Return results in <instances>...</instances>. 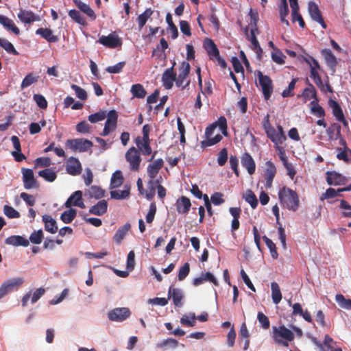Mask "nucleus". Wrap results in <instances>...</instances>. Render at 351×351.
Here are the masks:
<instances>
[{"instance_id":"0e129e2a","label":"nucleus","mask_w":351,"mask_h":351,"mask_svg":"<svg viewBox=\"0 0 351 351\" xmlns=\"http://www.w3.org/2000/svg\"><path fill=\"white\" fill-rule=\"evenodd\" d=\"M125 65V62H120L114 66H109L106 69V71L109 73H119L121 72L123 68Z\"/></svg>"},{"instance_id":"8fccbe9b","label":"nucleus","mask_w":351,"mask_h":351,"mask_svg":"<svg viewBox=\"0 0 351 351\" xmlns=\"http://www.w3.org/2000/svg\"><path fill=\"white\" fill-rule=\"evenodd\" d=\"M263 239L267 247L269 249L271 257L274 259H276L278 256V254L277 252L276 244L266 236H263Z\"/></svg>"},{"instance_id":"0eeeda50","label":"nucleus","mask_w":351,"mask_h":351,"mask_svg":"<svg viewBox=\"0 0 351 351\" xmlns=\"http://www.w3.org/2000/svg\"><path fill=\"white\" fill-rule=\"evenodd\" d=\"M217 128L216 123L209 125L205 130V136L206 139L201 142V146L203 148L214 145L222 140L221 134H217L213 138H211L215 128Z\"/></svg>"},{"instance_id":"a18cd8bd","label":"nucleus","mask_w":351,"mask_h":351,"mask_svg":"<svg viewBox=\"0 0 351 351\" xmlns=\"http://www.w3.org/2000/svg\"><path fill=\"white\" fill-rule=\"evenodd\" d=\"M38 75H34L33 73H29L23 80L21 84V88L24 89L32 84L36 83L38 81Z\"/></svg>"},{"instance_id":"603ef678","label":"nucleus","mask_w":351,"mask_h":351,"mask_svg":"<svg viewBox=\"0 0 351 351\" xmlns=\"http://www.w3.org/2000/svg\"><path fill=\"white\" fill-rule=\"evenodd\" d=\"M135 143L136 144V146L142 152L143 155L149 156L152 154V148L150 147V143H141V142H140V136H138L136 138Z\"/></svg>"},{"instance_id":"2f4dec72","label":"nucleus","mask_w":351,"mask_h":351,"mask_svg":"<svg viewBox=\"0 0 351 351\" xmlns=\"http://www.w3.org/2000/svg\"><path fill=\"white\" fill-rule=\"evenodd\" d=\"M341 125L338 123H334L331 124L326 129V134L330 140H337L341 137Z\"/></svg>"},{"instance_id":"39448f33","label":"nucleus","mask_w":351,"mask_h":351,"mask_svg":"<svg viewBox=\"0 0 351 351\" xmlns=\"http://www.w3.org/2000/svg\"><path fill=\"white\" fill-rule=\"evenodd\" d=\"M257 77L258 79V84L261 88L264 99L265 100L269 99L271 97L273 90V82L271 79L268 76L263 75L260 71H257Z\"/></svg>"},{"instance_id":"c85d7f7f","label":"nucleus","mask_w":351,"mask_h":351,"mask_svg":"<svg viewBox=\"0 0 351 351\" xmlns=\"http://www.w3.org/2000/svg\"><path fill=\"white\" fill-rule=\"evenodd\" d=\"M108 203L106 200H100L89 209V213L95 215H102L106 213Z\"/></svg>"},{"instance_id":"13d9d810","label":"nucleus","mask_w":351,"mask_h":351,"mask_svg":"<svg viewBox=\"0 0 351 351\" xmlns=\"http://www.w3.org/2000/svg\"><path fill=\"white\" fill-rule=\"evenodd\" d=\"M178 346V341L173 338H168L156 344V347L159 348H162L166 346H171V348H175Z\"/></svg>"},{"instance_id":"a19ab883","label":"nucleus","mask_w":351,"mask_h":351,"mask_svg":"<svg viewBox=\"0 0 351 351\" xmlns=\"http://www.w3.org/2000/svg\"><path fill=\"white\" fill-rule=\"evenodd\" d=\"M318 99L313 100L311 103V112L317 117L323 118L325 116L324 109L318 104Z\"/></svg>"},{"instance_id":"4468645a","label":"nucleus","mask_w":351,"mask_h":351,"mask_svg":"<svg viewBox=\"0 0 351 351\" xmlns=\"http://www.w3.org/2000/svg\"><path fill=\"white\" fill-rule=\"evenodd\" d=\"M326 182L329 185L339 186L344 185L347 183V178L342 174L335 171H328L326 173Z\"/></svg>"},{"instance_id":"680f3d73","label":"nucleus","mask_w":351,"mask_h":351,"mask_svg":"<svg viewBox=\"0 0 351 351\" xmlns=\"http://www.w3.org/2000/svg\"><path fill=\"white\" fill-rule=\"evenodd\" d=\"M43 239V232L41 230L34 231L29 237V241L34 244H40Z\"/></svg>"},{"instance_id":"dca6fc26","label":"nucleus","mask_w":351,"mask_h":351,"mask_svg":"<svg viewBox=\"0 0 351 351\" xmlns=\"http://www.w3.org/2000/svg\"><path fill=\"white\" fill-rule=\"evenodd\" d=\"M22 173L23 185L25 189H31L38 186L32 169L23 168Z\"/></svg>"},{"instance_id":"1a4fd4ad","label":"nucleus","mask_w":351,"mask_h":351,"mask_svg":"<svg viewBox=\"0 0 351 351\" xmlns=\"http://www.w3.org/2000/svg\"><path fill=\"white\" fill-rule=\"evenodd\" d=\"M125 159L129 162L130 169L137 171L139 169L141 158L139 151L134 147H130L125 154Z\"/></svg>"},{"instance_id":"473e14b6","label":"nucleus","mask_w":351,"mask_h":351,"mask_svg":"<svg viewBox=\"0 0 351 351\" xmlns=\"http://www.w3.org/2000/svg\"><path fill=\"white\" fill-rule=\"evenodd\" d=\"M130 228L131 225L130 223H126L123 226L120 227L113 237L114 241L118 244L121 243Z\"/></svg>"},{"instance_id":"864d4df0","label":"nucleus","mask_w":351,"mask_h":351,"mask_svg":"<svg viewBox=\"0 0 351 351\" xmlns=\"http://www.w3.org/2000/svg\"><path fill=\"white\" fill-rule=\"evenodd\" d=\"M335 299L341 308L351 310V300L346 299L341 294L336 295Z\"/></svg>"},{"instance_id":"5fc2aeb1","label":"nucleus","mask_w":351,"mask_h":351,"mask_svg":"<svg viewBox=\"0 0 351 351\" xmlns=\"http://www.w3.org/2000/svg\"><path fill=\"white\" fill-rule=\"evenodd\" d=\"M105 191L97 186H92L89 189V195L91 197L100 199L104 196Z\"/></svg>"},{"instance_id":"ea45409f","label":"nucleus","mask_w":351,"mask_h":351,"mask_svg":"<svg viewBox=\"0 0 351 351\" xmlns=\"http://www.w3.org/2000/svg\"><path fill=\"white\" fill-rule=\"evenodd\" d=\"M154 11L151 8H147L137 17L139 29H141L146 24L147 20L152 15Z\"/></svg>"},{"instance_id":"ddd939ff","label":"nucleus","mask_w":351,"mask_h":351,"mask_svg":"<svg viewBox=\"0 0 351 351\" xmlns=\"http://www.w3.org/2000/svg\"><path fill=\"white\" fill-rule=\"evenodd\" d=\"M130 314V311L128 308H116L108 313V317L111 321L123 322L128 318Z\"/></svg>"},{"instance_id":"bf43d9fd","label":"nucleus","mask_w":351,"mask_h":351,"mask_svg":"<svg viewBox=\"0 0 351 351\" xmlns=\"http://www.w3.org/2000/svg\"><path fill=\"white\" fill-rule=\"evenodd\" d=\"M3 213L10 219L19 218L20 217V213L13 207L8 205L3 206Z\"/></svg>"},{"instance_id":"58836bf2","label":"nucleus","mask_w":351,"mask_h":351,"mask_svg":"<svg viewBox=\"0 0 351 351\" xmlns=\"http://www.w3.org/2000/svg\"><path fill=\"white\" fill-rule=\"evenodd\" d=\"M124 178L121 171L113 173L110 180V189L117 188L122 185Z\"/></svg>"},{"instance_id":"3c124183","label":"nucleus","mask_w":351,"mask_h":351,"mask_svg":"<svg viewBox=\"0 0 351 351\" xmlns=\"http://www.w3.org/2000/svg\"><path fill=\"white\" fill-rule=\"evenodd\" d=\"M69 16L77 23L85 25L86 21L84 18L82 16L80 12L76 10H71L69 12Z\"/></svg>"},{"instance_id":"f8f14e48","label":"nucleus","mask_w":351,"mask_h":351,"mask_svg":"<svg viewBox=\"0 0 351 351\" xmlns=\"http://www.w3.org/2000/svg\"><path fill=\"white\" fill-rule=\"evenodd\" d=\"M308 11L312 20L321 25L322 28L326 29L327 25L319 10L318 5L314 1H310L308 4Z\"/></svg>"},{"instance_id":"6e6d98bb","label":"nucleus","mask_w":351,"mask_h":351,"mask_svg":"<svg viewBox=\"0 0 351 351\" xmlns=\"http://www.w3.org/2000/svg\"><path fill=\"white\" fill-rule=\"evenodd\" d=\"M298 78H293L289 84L287 88L285 89L282 93V97H289L294 95L293 90Z\"/></svg>"},{"instance_id":"cd10ccee","label":"nucleus","mask_w":351,"mask_h":351,"mask_svg":"<svg viewBox=\"0 0 351 351\" xmlns=\"http://www.w3.org/2000/svg\"><path fill=\"white\" fill-rule=\"evenodd\" d=\"M43 221L45 223V229L46 231L54 234L58 231V226L55 219L49 215L43 216Z\"/></svg>"},{"instance_id":"9b49d317","label":"nucleus","mask_w":351,"mask_h":351,"mask_svg":"<svg viewBox=\"0 0 351 351\" xmlns=\"http://www.w3.org/2000/svg\"><path fill=\"white\" fill-rule=\"evenodd\" d=\"M277 170L275 165L270 160L265 162V169L263 176L265 180V186L266 189H270L272 186L273 180L276 175Z\"/></svg>"},{"instance_id":"e433bc0d","label":"nucleus","mask_w":351,"mask_h":351,"mask_svg":"<svg viewBox=\"0 0 351 351\" xmlns=\"http://www.w3.org/2000/svg\"><path fill=\"white\" fill-rule=\"evenodd\" d=\"M328 104H329V106L332 110V114L336 118V119L337 120L343 119L344 114H343V110H342L341 106H339V104H338V102H337L336 101H335L332 99H330L328 101Z\"/></svg>"},{"instance_id":"5701e85b","label":"nucleus","mask_w":351,"mask_h":351,"mask_svg":"<svg viewBox=\"0 0 351 351\" xmlns=\"http://www.w3.org/2000/svg\"><path fill=\"white\" fill-rule=\"evenodd\" d=\"M5 243L14 246L27 247L29 245V241L22 236L12 235L5 239Z\"/></svg>"},{"instance_id":"f257e3e1","label":"nucleus","mask_w":351,"mask_h":351,"mask_svg":"<svg viewBox=\"0 0 351 351\" xmlns=\"http://www.w3.org/2000/svg\"><path fill=\"white\" fill-rule=\"evenodd\" d=\"M278 195L282 206L292 211H296L298 209L300 200L295 191L284 186L279 189Z\"/></svg>"},{"instance_id":"69168bd1","label":"nucleus","mask_w":351,"mask_h":351,"mask_svg":"<svg viewBox=\"0 0 351 351\" xmlns=\"http://www.w3.org/2000/svg\"><path fill=\"white\" fill-rule=\"evenodd\" d=\"M190 272V265L185 263L179 270L178 278L180 281L184 280Z\"/></svg>"},{"instance_id":"4be33fe9","label":"nucleus","mask_w":351,"mask_h":351,"mask_svg":"<svg viewBox=\"0 0 351 351\" xmlns=\"http://www.w3.org/2000/svg\"><path fill=\"white\" fill-rule=\"evenodd\" d=\"M169 298H172L173 304L176 306L181 307L182 306L183 293L181 289L170 287L168 291Z\"/></svg>"},{"instance_id":"2eb2a0df","label":"nucleus","mask_w":351,"mask_h":351,"mask_svg":"<svg viewBox=\"0 0 351 351\" xmlns=\"http://www.w3.org/2000/svg\"><path fill=\"white\" fill-rule=\"evenodd\" d=\"M176 62L173 63L171 67L167 69L162 75V85L166 89H171L173 87V82L176 83V73L173 71Z\"/></svg>"},{"instance_id":"7ed1b4c3","label":"nucleus","mask_w":351,"mask_h":351,"mask_svg":"<svg viewBox=\"0 0 351 351\" xmlns=\"http://www.w3.org/2000/svg\"><path fill=\"white\" fill-rule=\"evenodd\" d=\"M66 146L73 152H86L93 146L91 141L85 138L68 139Z\"/></svg>"},{"instance_id":"de8ad7c7","label":"nucleus","mask_w":351,"mask_h":351,"mask_svg":"<svg viewBox=\"0 0 351 351\" xmlns=\"http://www.w3.org/2000/svg\"><path fill=\"white\" fill-rule=\"evenodd\" d=\"M0 46L10 54L19 55V52L15 49L14 45L5 38H0Z\"/></svg>"},{"instance_id":"4d7b16f0","label":"nucleus","mask_w":351,"mask_h":351,"mask_svg":"<svg viewBox=\"0 0 351 351\" xmlns=\"http://www.w3.org/2000/svg\"><path fill=\"white\" fill-rule=\"evenodd\" d=\"M106 117V112L104 110H100L94 114H90L88 116V121L90 123H95L99 121L104 120Z\"/></svg>"},{"instance_id":"c756f323","label":"nucleus","mask_w":351,"mask_h":351,"mask_svg":"<svg viewBox=\"0 0 351 351\" xmlns=\"http://www.w3.org/2000/svg\"><path fill=\"white\" fill-rule=\"evenodd\" d=\"M204 47L210 59H213L214 57L219 56V51L213 40L206 38L204 41Z\"/></svg>"},{"instance_id":"6ab92c4d","label":"nucleus","mask_w":351,"mask_h":351,"mask_svg":"<svg viewBox=\"0 0 351 351\" xmlns=\"http://www.w3.org/2000/svg\"><path fill=\"white\" fill-rule=\"evenodd\" d=\"M176 210L179 214L187 215L190 210L191 203L189 198L181 196L176 202Z\"/></svg>"},{"instance_id":"7c9ffc66","label":"nucleus","mask_w":351,"mask_h":351,"mask_svg":"<svg viewBox=\"0 0 351 351\" xmlns=\"http://www.w3.org/2000/svg\"><path fill=\"white\" fill-rule=\"evenodd\" d=\"M321 53L322 55L324 56L327 65L332 70H335L337 62L335 56L332 53L331 50L329 49H324L322 50Z\"/></svg>"},{"instance_id":"6e6552de","label":"nucleus","mask_w":351,"mask_h":351,"mask_svg":"<svg viewBox=\"0 0 351 351\" xmlns=\"http://www.w3.org/2000/svg\"><path fill=\"white\" fill-rule=\"evenodd\" d=\"M191 71V66L188 62L183 61L179 67V74L176 77V86L178 87H182V89L186 88L190 84V80H189L184 85H183L184 81L188 77Z\"/></svg>"},{"instance_id":"9d476101","label":"nucleus","mask_w":351,"mask_h":351,"mask_svg":"<svg viewBox=\"0 0 351 351\" xmlns=\"http://www.w3.org/2000/svg\"><path fill=\"white\" fill-rule=\"evenodd\" d=\"M264 128L267 136L274 143V147L281 145L287 140L285 134H279L269 123L264 125Z\"/></svg>"},{"instance_id":"09e8293b","label":"nucleus","mask_w":351,"mask_h":351,"mask_svg":"<svg viewBox=\"0 0 351 351\" xmlns=\"http://www.w3.org/2000/svg\"><path fill=\"white\" fill-rule=\"evenodd\" d=\"M196 316L194 313H189V315H184L180 319V323L186 326L193 327L195 324Z\"/></svg>"},{"instance_id":"bb28decb","label":"nucleus","mask_w":351,"mask_h":351,"mask_svg":"<svg viewBox=\"0 0 351 351\" xmlns=\"http://www.w3.org/2000/svg\"><path fill=\"white\" fill-rule=\"evenodd\" d=\"M307 84L308 87L305 88L303 90L301 95H298V97H302L305 101L310 99L311 98H313V100L317 99V90L314 86L311 83H310L308 80Z\"/></svg>"},{"instance_id":"423d86ee","label":"nucleus","mask_w":351,"mask_h":351,"mask_svg":"<svg viewBox=\"0 0 351 351\" xmlns=\"http://www.w3.org/2000/svg\"><path fill=\"white\" fill-rule=\"evenodd\" d=\"M97 42L109 49L121 47L122 45L121 38L116 32H112L108 36H100Z\"/></svg>"},{"instance_id":"c03bdc74","label":"nucleus","mask_w":351,"mask_h":351,"mask_svg":"<svg viewBox=\"0 0 351 351\" xmlns=\"http://www.w3.org/2000/svg\"><path fill=\"white\" fill-rule=\"evenodd\" d=\"M77 210L74 208L64 211L60 216L61 220L65 223H71L76 217Z\"/></svg>"},{"instance_id":"774afa93","label":"nucleus","mask_w":351,"mask_h":351,"mask_svg":"<svg viewBox=\"0 0 351 351\" xmlns=\"http://www.w3.org/2000/svg\"><path fill=\"white\" fill-rule=\"evenodd\" d=\"M71 88L75 91L76 96L79 99L82 100H86L87 99V93L86 90L80 86L75 84H72Z\"/></svg>"},{"instance_id":"c9c22d12","label":"nucleus","mask_w":351,"mask_h":351,"mask_svg":"<svg viewBox=\"0 0 351 351\" xmlns=\"http://www.w3.org/2000/svg\"><path fill=\"white\" fill-rule=\"evenodd\" d=\"M340 142L343 145L345 146V148L343 150L341 149V148L339 147L337 149V150L339 152L338 154H337V158L340 160H343L346 162H349V150H350V149H349L346 146V143L343 138H341Z\"/></svg>"},{"instance_id":"f704fd0d","label":"nucleus","mask_w":351,"mask_h":351,"mask_svg":"<svg viewBox=\"0 0 351 351\" xmlns=\"http://www.w3.org/2000/svg\"><path fill=\"white\" fill-rule=\"evenodd\" d=\"M38 176L49 182H53L57 178L56 172L51 168H46L43 170L39 171Z\"/></svg>"},{"instance_id":"e2e57ef3","label":"nucleus","mask_w":351,"mask_h":351,"mask_svg":"<svg viewBox=\"0 0 351 351\" xmlns=\"http://www.w3.org/2000/svg\"><path fill=\"white\" fill-rule=\"evenodd\" d=\"M35 167H48L51 164L49 157H40L35 160Z\"/></svg>"},{"instance_id":"79ce46f5","label":"nucleus","mask_w":351,"mask_h":351,"mask_svg":"<svg viewBox=\"0 0 351 351\" xmlns=\"http://www.w3.org/2000/svg\"><path fill=\"white\" fill-rule=\"evenodd\" d=\"M107 119L105 125L116 130L117 125L118 114L115 110H112L106 114Z\"/></svg>"},{"instance_id":"412c9836","label":"nucleus","mask_w":351,"mask_h":351,"mask_svg":"<svg viewBox=\"0 0 351 351\" xmlns=\"http://www.w3.org/2000/svg\"><path fill=\"white\" fill-rule=\"evenodd\" d=\"M241 165L245 167L250 175L254 173L256 170V164L251 156V155L247 152L244 153L241 156Z\"/></svg>"},{"instance_id":"37998d69","label":"nucleus","mask_w":351,"mask_h":351,"mask_svg":"<svg viewBox=\"0 0 351 351\" xmlns=\"http://www.w3.org/2000/svg\"><path fill=\"white\" fill-rule=\"evenodd\" d=\"M134 97L144 98L147 92L142 84H136L132 86L130 90Z\"/></svg>"},{"instance_id":"aec40b11","label":"nucleus","mask_w":351,"mask_h":351,"mask_svg":"<svg viewBox=\"0 0 351 351\" xmlns=\"http://www.w3.org/2000/svg\"><path fill=\"white\" fill-rule=\"evenodd\" d=\"M17 16L21 22L27 24L40 21V16L30 10H21Z\"/></svg>"},{"instance_id":"f3484780","label":"nucleus","mask_w":351,"mask_h":351,"mask_svg":"<svg viewBox=\"0 0 351 351\" xmlns=\"http://www.w3.org/2000/svg\"><path fill=\"white\" fill-rule=\"evenodd\" d=\"M64 206L66 208H71L74 206L84 208L85 204L83 202L82 192L81 191H75L66 201Z\"/></svg>"},{"instance_id":"f03ea898","label":"nucleus","mask_w":351,"mask_h":351,"mask_svg":"<svg viewBox=\"0 0 351 351\" xmlns=\"http://www.w3.org/2000/svg\"><path fill=\"white\" fill-rule=\"evenodd\" d=\"M272 338L278 345L284 347L289 346V342L293 341L295 335L285 325L272 327Z\"/></svg>"},{"instance_id":"052dcab7","label":"nucleus","mask_w":351,"mask_h":351,"mask_svg":"<svg viewBox=\"0 0 351 351\" xmlns=\"http://www.w3.org/2000/svg\"><path fill=\"white\" fill-rule=\"evenodd\" d=\"M214 123L217 124V127L219 126L224 136H226L228 135L227 120L225 117L221 116Z\"/></svg>"},{"instance_id":"a211bd4d","label":"nucleus","mask_w":351,"mask_h":351,"mask_svg":"<svg viewBox=\"0 0 351 351\" xmlns=\"http://www.w3.org/2000/svg\"><path fill=\"white\" fill-rule=\"evenodd\" d=\"M82 165L80 160L74 157H70L66 162V171L71 176H77L82 172Z\"/></svg>"},{"instance_id":"49530a36","label":"nucleus","mask_w":351,"mask_h":351,"mask_svg":"<svg viewBox=\"0 0 351 351\" xmlns=\"http://www.w3.org/2000/svg\"><path fill=\"white\" fill-rule=\"evenodd\" d=\"M243 199L250 205V206L254 209L258 206V199L254 193L249 189L246 191Z\"/></svg>"},{"instance_id":"393cba45","label":"nucleus","mask_w":351,"mask_h":351,"mask_svg":"<svg viewBox=\"0 0 351 351\" xmlns=\"http://www.w3.org/2000/svg\"><path fill=\"white\" fill-rule=\"evenodd\" d=\"M73 1L80 11L86 14L92 21L96 19L97 16L89 5L82 2L81 0H73Z\"/></svg>"},{"instance_id":"72a5a7b5","label":"nucleus","mask_w":351,"mask_h":351,"mask_svg":"<svg viewBox=\"0 0 351 351\" xmlns=\"http://www.w3.org/2000/svg\"><path fill=\"white\" fill-rule=\"evenodd\" d=\"M110 197L114 199H128L130 195V186L128 185L124 186V190H114L110 191Z\"/></svg>"},{"instance_id":"338daca9","label":"nucleus","mask_w":351,"mask_h":351,"mask_svg":"<svg viewBox=\"0 0 351 351\" xmlns=\"http://www.w3.org/2000/svg\"><path fill=\"white\" fill-rule=\"evenodd\" d=\"M76 130L81 134H88L90 132V126L86 121H82L77 124Z\"/></svg>"},{"instance_id":"4c0bfd02","label":"nucleus","mask_w":351,"mask_h":351,"mask_svg":"<svg viewBox=\"0 0 351 351\" xmlns=\"http://www.w3.org/2000/svg\"><path fill=\"white\" fill-rule=\"evenodd\" d=\"M271 298L273 302L278 304L282 300V293L278 284L276 282L271 283Z\"/></svg>"},{"instance_id":"b1692460","label":"nucleus","mask_w":351,"mask_h":351,"mask_svg":"<svg viewBox=\"0 0 351 351\" xmlns=\"http://www.w3.org/2000/svg\"><path fill=\"white\" fill-rule=\"evenodd\" d=\"M36 34L40 35L49 43H56L58 41V37L54 35L53 31L49 28H38L36 29Z\"/></svg>"},{"instance_id":"a878e982","label":"nucleus","mask_w":351,"mask_h":351,"mask_svg":"<svg viewBox=\"0 0 351 351\" xmlns=\"http://www.w3.org/2000/svg\"><path fill=\"white\" fill-rule=\"evenodd\" d=\"M0 24L6 29L13 32L16 35H19L20 34V30L16 26L14 21L4 15L0 14Z\"/></svg>"},{"instance_id":"20e7f679","label":"nucleus","mask_w":351,"mask_h":351,"mask_svg":"<svg viewBox=\"0 0 351 351\" xmlns=\"http://www.w3.org/2000/svg\"><path fill=\"white\" fill-rule=\"evenodd\" d=\"M23 282V278H15L4 281L0 286V299L10 293L17 291Z\"/></svg>"}]
</instances>
